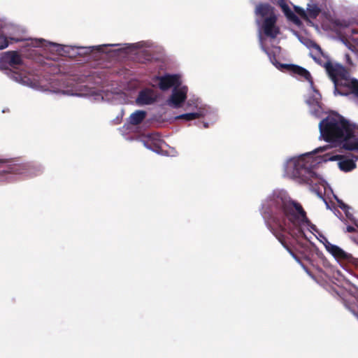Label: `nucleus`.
<instances>
[{"label":"nucleus","mask_w":358,"mask_h":358,"mask_svg":"<svg viewBox=\"0 0 358 358\" xmlns=\"http://www.w3.org/2000/svg\"><path fill=\"white\" fill-rule=\"evenodd\" d=\"M340 39L351 50L358 46V33L350 28H346L343 33L340 34Z\"/></svg>","instance_id":"obj_13"},{"label":"nucleus","mask_w":358,"mask_h":358,"mask_svg":"<svg viewBox=\"0 0 358 358\" xmlns=\"http://www.w3.org/2000/svg\"><path fill=\"white\" fill-rule=\"evenodd\" d=\"M7 160L0 159V163H6ZM14 175H27L31 176L34 173L31 171V167L27 164H13L9 166L6 170L0 172V176L4 174Z\"/></svg>","instance_id":"obj_10"},{"label":"nucleus","mask_w":358,"mask_h":358,"mask_svg":"<svg viewBox=\"0 0 358 358\" xmlns=\"http://www.w3.org/2000/svg\"><path fill=\"white\" fill-rule=\"evenodd\" d=\"M345 306L358 317V290L352 291L350 296L345 299Z\"/></svg>","instance_id":"obj_15"},{"label":"nucleus","mask_w":358,"mask_h":358,"mask_svg":"<svg viewBox=\"0 0 358 358\" xmlns=\"http://www.w3.org/2000/svg\"><path fill=\"white\" fill-rule=\"evenodd\" d=\"M27 45L41 47L52 53L57 54H61L64 49V47L59 43L48 42L43 39H31L27 42Z\"/></svg>","instance_id":"obj_9"},{"label":"nucleus","mask_w":358,"mask_h":358,"mask_svg":"<svg viewBox=\"0 0 358 358\" xmlns=\"http://www.w3.org/2000/svg\"><path fill=\"white\" fill-rule=\"evenodd\" d=\"M279 5L285 15L289 20L292 21L297 25L300 24V20L299 18L294 15V13L290 10L289 6L283 1H280Z\"/></svg>","instance_id":"obj_18"},{"label":"nucleus","mask_w":358,"mask_h":358,"mask_svg":"<svg viewBox=\"0 0 358 358\" xmlns=\"http://www.w3.org/2000/svg\"><path fill=\"white\" fill-rule=\"evenodd\" d=\"M256 21L259 26V41L262 50L268 55L270 61L278 69L281 71L286 69L299 78H304L309 82L306 102L311 108V113L316 116H320L322 110L321 95L313 87L310 73L299 66L282 64L278 62L275 56L280 55V48L274 46L271 51L268 45V39L262 36V34H264L266 37L275 39L280 33V28L276 24L277 17L273 8L267 4L259 5L256 8Z\"/></svg>","instance_id":"obj_2"},{"label":"nucleus","mask_w":358,"mask_h":358,"mask_svg":"<svg viewBox=\"0 0 358 358\" xmlns=\"http://www.w3.org/2000/svg\"><path fill=\"white\" fill-rule=\"evenodd\" d=\"M346 230L348 232H353L355 231V227H353L352 226H348L346 228Z\"/></svg>","instance_id":"obj_23"},{"label":"nucleus","mask_w":358,"mask_h":358,"mask_svg":"<svg viewBox=\"0 0 358 358\" xmlns=\"http://www.w3.org/2000/svg\"><path fill=\"white\" fill-rule=\"evenodd\" d=\"M326 154H329V155H336V158L333 159L332 161L338 160V165L339 169L345 172L350 171L355 169L356 164L354 159H349L345 157H342L339 155L334 154L331 152H327Z\"/></svg>","instance_id":"obj_14"},{"label":"nucleus","mask_w":358,"mask_h":358,"mask_svg":"<svg viewBox=\"0 0 358 358\" xmlns=\"http://www.w3.org/2000/svg\"><path fill=\"white\" fill-rule=\"evenodd\" d=\"M106 45H99V46H96V49L98 50H102L103 47L106 46ZM109 45L110 46H115V44H110Z\"/></svg>","instance_id":"obj_24"},{"label":"nucleus","mask_w":358,"mask_h":358,"mask_svg":"<svg viewBox=\"0 0 358 358\" xmlns=\"http://www.w3.org/2000/svg\"><path fill=\"white\" fill-rule=\"evenodd\" d=\"M3 59L11 69L7 71V76L15 82L41 92H52L62 93L68 96H89L95 101H108L122 103L125 101L124 94L122 92H98L95 90L85 89L79 92L73 90L59 91L55 90L52 83H47L38 76L29 73L23 64L21 56L16 52H6Z\"/></svg>","instance_id":"obj_3"},{"label":"nucleus","mask_w":358,"mask_h":358,"mask_svg":"<svg viewBox=\"0 0 358 358\" xmlns=\"http://www.w3.org/2000/svg\"><path fill=\"white\" fill-rule=\"evenodd\" d=\"M200 113H194L193 112H189L185 114H182L176 116V120H183L185 121H191L193 120L199 119L202 117Z\"/></svg>","instance_id":"obj_20"},{"label":"nucleus","mask_w":358,"mask_h":358,"mask_svg":"<svg viewBox=\"0 0 358 358\" xmlns=\"http://www.w3.org/2000/svg\"><path fill=\"white\" fill-rule=\"evenodd\" d=\"M146 113L143 110H136L129 117L127 124L124 126V128L129 129L130 126L137 125L141 123L145 117Z\"/></svg>","instance_id":"obj_17"},{"label":"nucleus","mask_w":358,"mask_h":358,"mask_svg":"<svg viewBox=\"0 0 358 358\" xmlns=\"http://www.w3.org/2000/svg\"><path fill=\"white\" fill-rule=\"evenodd\" d=\"M134 45H135V46H136V47H138H138H141V45H140V43L135 44Z\"/></svg>","instance_id":"obj_27"},{"label":"nucleus","mask_w":358,"mask_h":358,"mask_svg":"<svg viewBox=\"0 0 358 358\" xmlns=\"http://www.w3.org/2000/svg\"><path fill=\"white\" fill-rule=\"evenodd\" d=\"M294 10L301 17L308 21L316 18L320 13V8L315 3H308L306 10L294 6Z\"/></svg>","instance_id":"obj_11"},{"label":"nucleus","mask_w":358,"mask_h":358,"mask_svg":"<svg viewBox=\"0 0 358 358\" xmlns=\"http://www.w3.org/2000/svg\"><path fill=\"white\" fill-rule=\"evenodd\" d=\"M120 120L117 117L116 123L118 124V123H120Z\"/></svg>","instance_id":"obj_28"},{"label":"nucleus","mask_w":358,"mask_h":358,"mask_svg":"<svg viewBox=\"0 0 358 358\" xmlns=\"http://www.w3.org/2000/svg\"><path fill=\"white\" fill-rule=\"evenodd\" d=\"M326 71L334 84V94L351 96L358 103V80L351 78L343 66L327 62Z\"/></svg>","instance_id":"obj_6"},{"label":"nucleus","mask_w":358,"mask_h":358,"mask_svg":"<svg viewBox=\"0 0 358 358\" xmlns=\"http://www.w3.org/2000/svg\"><path fill=\"white\" fill-rule=\"evenodd\" d=\"M353 222L355 223V226L358 228V220L355 219Z\"/></svg>","instance_id":"obj_25"},{"label":"nucleus","mask_w":358,"mask_h":358,"mask_svg":"<svg viewBox=\"0 0 358 358\" xmlns=\"http://www.w3.org/2000/svg\"><path fill=\"white\" fill-rule=\"evenodd\" d=\"M329 146H322L312 152L287 158L283 163L284 176L297 182L305 183L315 190L320 196L331 192L327 181L315 171L317 164L336 158V155L322 154Z\"/></svg>","instance_id":"obj_4"},{"label":"nucleus","mask_w":358,"mask_h":358,"mask_svg":"<svg viewBox=\"0 0 358 358\" xmlns=\"http://www.w3.org/2000/svg\"><path fill=\"white\" fill-rule=\"evenodd\" d=\"M143 145L150 150L159 153V150L163 148L164 143L158 134H149L142 139Z\"/></svg>","instance_id":"obj_12"},{"label":"nucleus","mask_w":358,"mask_h":358,"mask_svg":"<svg viewBox=\"0 0 358 358\" xmlns=\"http://www.w3.org/2000/svg\"><path fill=\"white\" fill-rule=\"evenodd\" d=\"M290 253H291V255H292V257H294V259H295L298 262H299V260L297 259V257H296V256H295L292 252H290Z\"/></svg>","instance_id":"obj_26"},{"label":"nucleus","mask_w":358,"mask_h":358,"mask_svg":"<svg viewBox=\"0 0 358 358\" xmlns=\"http://www.w3.org/2000/svg\"><path fill=\"white\" fill-rule=\"evenodd\" d=\"M303 268L306 270V272L308 273V270H306L304 266H303Z\"/></svg>","instance_id":"obj_29"},{"label":"nucleus","mask_w":358,"mask_h":358,"mask_svg":"<svg viewBox=\"0 0 358 358\" xmlns=\"http://www.w3.org/2000/svg\"><path fill=\"white\" fill-rule=\"evenodd\" d=\"M319 128L320 136L326 141L342 145L346 150L358 151V127L350 124L338 114L329 115L320 122Z\"/></svg>","instance_id":"obj_5"},{"label":"nucleus","mask_w":358,"mask_h":358,"mask_svg":"<svg viewBox=\"0 0 358 358\" xmlns=\"http://www.w3.org/2000/svg\"><path fill=\"white\" fill-rule=\"evenodd\" d=\"M5 29L0 32V50L5 49L8 46V38L5 36Z\"/></svg>","instance_id":"obj_21"},{"label":"nucleus","mask_w":358,"mask_h":358,"mask_svg":"<svg viewBox=\"0 0 358 358\" xmlns=\"http://www.w3.org/2000/svg\"><path fill=\"white\" fill-rule=\"evenodd\" d=\"M312 47L315 50H317L319 53H322V50L321 48H320L319 45H317V44L315 43H313L312 44Z\"/></svg>","instance_id":"obj_22"},{"label":"nucleus","mask_w":358,"mask_h":358,"mask_svg":"<svg viewBox=\"0 0 358 358\" xmlns=\"http://www.w3.org/2000/svg\"><path fill=\"white\" fill-rule=\"evenodd\" d=\"M155 94L152 90H144L139 93L136 103L138 105L150 104L155 101Z\"/></svg>","instance_id":"obj_16"},{"label":"nucleus","mask_w":358,"mask_h":358,"mask_svg":"<svg viewBox=\"0 0 358 358\" xmlns=\"http://www.w3.org/2000/svg\"><path fill=\"white\" fill-rule=\"evenodd\" d=\"M185 110L194 113H200L204 117L208 113V108L201 99L196 96H192L186 102Z\"/></svg>","instance_id":"obj_8"},{"label":"nucleus","mask_w":358,"mask_h":358,"mask_svg":"<svg viewBox=\"0 0 358 358\" xmlns=\"http://www.w3.org/2000/svg\"><path fill=\"white\" fill-rule=\"evenodd\" d=\"M157 85L159 89L165 91L173 88L171 94L165 101V105L171 108H181L187 98L188 87L182 85V79L180 74H166L157 78Z\"/></svg>","instance_id":"obj_7"},{"label":"nucleus","mask_w":358,"mask_h":358,"mask_svg":"<svg viewBox=\"0 0 358 358\" xmlns=\"http://www.w3.org/2000/svg\"><path fill=\"white\" fill-rule=\"evenodd\" d=\"M334 197L338 202V206L344 211L346 217L350 221L353 222L355 220V218L353 216V213L351 212V208L345 204L341 200L338 199L336 196H334Z\"/></svg>","instance_id":"obj_19"},{"label":"nucleus","mask_w":358,"mask_h":358,"mask_svg":"<svg viewBox=\"0 0 358 358\" xmlns=\"http://www.w3.org/2000/svg\"><path fill=\"white\" fill-rule=\"evenodd\" d=\"M262 206L264 218L271 231L278 239H280V233L282 232L290 235L296 240L302 237L309 240L310 237L305 231L307 229L324 245L326 250L338 262H350L352 259L350 253L331 243L319 232L315 225L308 220L302 207L292 201L285 191H274L263 201Z\"/></svg>","instance_id":"obj_1"}]
</instances>
